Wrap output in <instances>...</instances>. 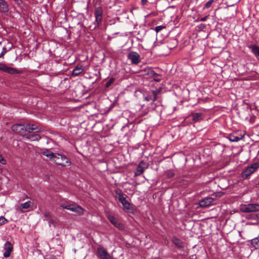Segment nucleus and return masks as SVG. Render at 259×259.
<instances>
[{"label":"nucleus","mask_w":259,"mask_h":259,"mask_svg":"<svg viewBox=\"0 0 259 259\" xmlns=\"http://www.w3.org/2000/svg\"><path fill=\"white\" fill-rule=\"evenodd\" d=\"M52 161L62 166H69L71 164V161L65 155L59 153H55Z\"/></svg>","instance_id":"nucleus-1"},{"label":"nucleus","mask_w":259,"mask_h":259,"mask_svg":"<svg viewBox=\"0 0 259 259\" xmlns=\"http://www.w3.org/2000/svg\"><path fill=\"white\" fill-rule=\"evenodd\" d=\"M61 206L64 209H68L73 212H76L78 214H83L84 211L83 208L75 203L67 204L62 203L61 204Z\"/></svg>","instance_id":"nucleus-2"},{"label":"nucleus","mask_w":259,"mask_h":259,"mask_svg":"<svg viewBox=\"0 0 259 259\" xmlns=\"http://www.w3.org/2000/svg\"><path fill=\"white\" fill-rule=\"evenodd\" d=\"M116 194L117 195L118 199L122 204L124 210L127 212H131L133 210V209L132 204L126 200L124 195L121 193H117Z\"/></svg>","instance_id":"nucleus-3"},{"label":"nucleus","mask_w":259,"mask_h":259,"mask_svg":"<svg viewBox=\"0 0 259 259\" xmlns=\"http://www.w3.org/2000/svg\"><path fill=\"white\" fill-rule=\"evenodd\" d=\"M259 167V162H255L247 167L242 172V177L246 179Z\"/></svg>","instance_id":"nucleus-4"},{"label":"nucleus","mask_w":259,"mask_h":259,"mask_svg":"<svg viewBox=\"0 0 259 259\" xmlns=\"http://www.w3.org/2000/svg\"><path fill=\"white\" fill-rule=\"evenodd\" d=\"M241 210L243 212H250L259 211V204H248L241 206Z\"/></svg>","instance_id":"nucleus-5"},{"label":"nucleus","mask_w":259,"mask_h":259,"mask_svg":"<svg viewBox=\"0 0 259 259\" xmlns=\"http://www.w3.org/2000/svg\"><path fill=\"white\" fill-rule=\"evenodd\" d=\"M148 164L147 163L142 161L137 166L136 171L135 172L134 177H136L142 174L145 170L148 168Z\"/></svg>","instance_id":"nucleus-6"},{"label":"nucleus","mask_w":259,"mask_h":259,"mask_svg":"<svg viewBox=\"0 0 259 259\" xmlns=\"http://www.w3.org/2000/svg\"><path fill=\"white\" fill-rule=\"evenodd\" d=\"M0 70L12 74H17L19 73V71L17 69L8 66L3 63H0Z\"/></svg>","instance_id":"nucleus-7"},{"label":"nucleus","mask_w":259,"mask_h":259,"mask_svg":"<svg viewBox=\"0 0 259 259\" xmlns=\"http://www.w3.org/2000/svg\"><path fill=\"white\" fill-rule=\"evenodd\" d=\"M97 254L101 259H112L110 255L103 247H100L98 248Z\"/></svg>","instance_id":"nucleus-8"},{"label":"nucleus","mask_w":259,"mask_h":259,"mask_svg":"<svg viewBox=\"0 0 259 259\" xmlns=\"http://www.w3.org/2000/svg\"><path fill=\"white\" fill-rule=\"evenodd\" d=\"M214 199L212 197H205L199 201V204L201 207H207L213 204Z\"/></svg>","instance_id":"nucleus-9"},{"label":"nucleus","mask_w":259,"mask_h":259,"mask_svg":"<svg viewBox=\"0 0 259 259\" xmlns=\"http://www.w3.org/2000/svg\"><path fill=\"white\" fill-rule=\"evenodd\" d=\"M41 130V128L39 127L35 124H27L25 125L24 131L28 132V133H37Z\"/></svg>","instance_id":"nucleus-10"},{"label":"nucleus","mask_w":259,"mask_h":259,"mask_svg":"<svg viewBox=\"0 0 259 259\" xmlns=\"http://www.w3.org/2000/svg\"><path fill=\"white\" fill-rule=\"evenodd\" d=\"M127 57L133 64H137L140 62V56L136 52H130L128 54Z\"/></svg>","instance_id":"nucleus-11"},{"label":"nucleus","mask_w":259,"mask_h":259,"mask_svg":"<svg viewBox=\"0 0 259 259\" xmlns=\"http://www.w3.org/2000/svg\"><path fill=\"white\" fill-rule=\"evenodd\" d=\"M108 219L109 221L116 228L120 230L123 229V225L118 221V220L112 215H108Z\"/></svg>","instance_id":"nucleus-12"},{"label":"nucleus","mask_w":259,"mask_h":259,"mask_svg":"<svg viewBox=\"0 0 259 259\" xmlns=\"http://www.w3.org/2000/svg\"><path fill=\"white\" fill-rule=\"evenodd\" d=\"M5 252L4 256L5 257H8L10 256L11 253L13 250V245L9 241H7L5 244L4 247Z\"/></svg>","instance_id":"nucleus-13"},{"label":"nucleus","mask_w":259,"mask_h":259,"mask_svg":"<svg viewBox=\"0 0 259 259\" xmlns=\"http://www.w3.org/2000/svg\"><path fill=\"white\" fill-rule=\"evenodd\" d=\"M32 205V202L30 201H28L25 203H21L20 205H18L17 209L21 212H24L26 211V209L30 208Z\"/></svg>","instance_id":"nucleus-14"},{"label":"nucleus","mask_w":259,"mask_h":259,"mask_svg":"<svg viewBox=\"0 0 259 259\" xmlns=\"http://www.w3.org/2000/svg\"><path fill=\"white\" fill-rule=\"evenodd\" d=\"M11 128L13 132L18 133H21V132L24 131L25 125L23 124H16L13 125Z\"/></svg>","instance_id":"nucleus-15"},{"label":"nucleus","mask_w":259,"mask_h":259,"mask_svg":"<svg viewBox=\"0 0 259 259\" xmlns=\"http://www.w3.org/2000/svg\"><path fill=\"white\" fill-rule=\"evenodd\" d=\"M41 153L43 155L49 158L52 161L54 158V156L55 155V153H53L51 151L46 149H42Z\"/></svg>","instance_id":"nucleus-16"},{"label":"nucleus","mask_w":259,"mask_h":259,"mask_svg":"<svg viewBox=\"0 0 259 259\" xmlns=\"http://www.w3.org/2000/svg\"><path fill=\"white\" fill-rule=\"evenodd\" d=\"M172 241L173 243L179 248H183L185 246V243L176 237L172 238Z\"/></svg>","instance_id":"nucleus-17"},{"label":"nucleus","mask_w":259,"mask_h":259,"mask_svg":"<svg viewBox=\"0 0 259 259\" xmlns=\"http://www.w3.org/2000/svg\"><path fill=\"white\" fill-rule=\"evenodd\" d=\"M249 48L251 49L252 52L254 54L256 58L259 60V47L255 45H251Z\"/></svg>","instance_id":"nucleus-18"},{"label":"nucleus","mask_w":259,"mask_h":259,"mask_svg":"<svg viewBox=\"0 0 259 259\" xmlns=\"http://www.w3.org/2000/svg\"><path fill=\"white\" fill-rule=\"evenodd\" d=\"M8 11V6L4 0H0V12L6 13Z\"/></svg>","instance_id":"nucleus-19"},{"label":"nucleus","mask_w":259,"mask_h":259,"mask_svg":"<svg viewBox=\"0 0 259 259\" xmlns=\"http://www.w3.org/2000/svg\"><path fill=\"white\" fill-rule=\"evenodd\" d=\"M192 120L194 122H196L202 119L203 114L202 113H195L192 115Z\"/></svg>","instance_id":"nucleus-20"},{"label":"nucleus","mask_w":259,"mask_h":259,"mask_svg":"<svg viewBox=\"0 0 259 259\" xmlns=\"http://www.w3.org/2000/svg\"><path fill=\"white\" fill-rule=\"evenodd\" d=\"M243 137V136H241L240 137L236 136L234 135L231 134L228 137V139L231 142H238Z\"/></svg>","instance_id":"nucleus-21"},{"label":"nucleus","mask_w":259,"mask_h":259,"mask_svg":"<svg viewBox=\"0 0 259 259\" xmlns=\"http://www.w3.org/2000/svg\"><path fill=\"white\" fill-rule=\"evenodd\" d=\"M26 138L33 141L39 140L40 139V136L38 134H31L26 136Z\"/></svg>","instance_id":"nucleus-22"},{"label":"nucleus","mask_w":259,"mask_h":259,"mask_svg":"<svg viewBox=\"0 0 259 259\" xmlns=\"http://www.w3.org/2000/svg\"><path fill=\"white\" fill-rule=\"evenodd\" d=\"M82 71V69L81 67L77 66L76 68L73 70L72 75L73 76H77L80 74Z\"/></svg>","instance_id":"nucleus-23"},{"label":"nucleus","mask_w":259,"mask_h":259,"mask_svg":"<svg viewBox=\"0 0 259 259\" xmlns=\"http://www.w3.org/2000/svg\"><path fill=\"white\" fill-rule=\"evenodd\" d=\"M251 244L256 248L259 247V235L251 240Z\"/></svg>","instance_id":"nucleus-24"},{"label":"nucleus","mask_w":259,"mask_h":259,"mask_svg":"<svg viewBox=\"0 0 259 259\" xmlns=\"http://www.w3.org/2000/svg\"><path fill=\"white\" fill-rule=\"evenodd\" d=\"M161 88H159L157 90L152 91L153 99V101H156L157 98V95L161 92Z\"/></svg>","instance_id":"nucleus-25"},{"label":"nucleus","mask_w":259,"mask_h":259,"mask_svg":"<svg viewBox=\"0 0 259 259\" xmlns=\"http://www.w3.org/2000/svg\"><path fill=\"white\" fill-rule=\"evenodd\" d=\"M102 10L101 8L98 7L96 9L95 15V16L102 17Z\"/></svg>","instance_id":"nucleus-26"},{"label":"nucleus","mask_w":259,"mask_h":259,"mask_svg":"<svg viewBox=\"0 0 259 259\" xmlns=\"http://www.w3.org/2000/svg\"><path fill=\"white\" fill-rule=\"evenodd\" d=\"M114 81V79L113 78H110L107 82L105 84V87L108 88L110 87Z\"/></svg>","instance_id":"nucleus-27"},{"label":"nucleus","mask_w":259,"mask_h":259,"mask_svg":"<svg viewBox=\"0 0 259 259\" xmlns=\"http://www.w3.org/2000/svg\"><path fill=\"white\" fill-rule=\"evenodd\" d=\"M44 217L45 218V220L50 222L52 221V219L51 218V215L49 212H45L44 214Z\"/></svg>","instance_id":"nucleus-28"},{"label":"nucleus","mask_w":259,"mask_h":259,"mask_svg":"<svg viewBox=\"0 0 259 259\" xmlns=\"http://www.w3.org/2000/svg\"><path fill=\"white\" fill-rule=\"evenodd\" d=\"M165 28V26H162V25L157 26L155 27V30L156 31V32L157 33H158L160 31H161V30H162L163 29H164Z\"/></svg>","instance_id":"nucleus-29"},{"label":"nucleus","mask_w":259,"mask_h":259,"mask_svg":"<svg viewBox=\"0 0 259 259\" xmlns=\"http://www.w3.org/2000/svg\"><path fill=\"white\" fill-rule=\"evenodd\" d=\"M213 2V0H209L205 5L204 9H208L210 7L212 3Z\"/></svg>","instance_id":"nucleus-30"},{"label":"nucleus","mask_w":259,"mask_h":259,"mask_svg":"<svg viewBox=\"0 0 259 259\" xmlns=\"http://www.w3.org/2000/svg\"><path fill=\"white\" fill-rule=\"evenodd\" d=\"M7 222V219H6L4 217H0V226L5 224Z\"/></svg>","instance_id":"nucleus-31"},{"label":"nucleus","mask_w":259,"mask_h":259,"mask_svg":"<svg viewBox=\"0 0 259 259\" xmlns=\"http://www.w3.org/2000/svg\"><path fill=\"white\" fill-rule=\"evenodd\" d=\"M145 100L146 101H152V102H154L155 101H153V95H148L145 97Z\"/></svg>","instance_id":"nucleus-32"},{"label":"nucleus","mask_w":259,"mask_h":259,"mask_svg":"<svg viewBox=\"0 0 259 259\" xmlns=\"http://www.w3.org/2000/svg\"><path fill=\"white\" fill-rule=\"evenodd\" d=\"M96 17V21L98 24V25H99L101 22H102V17H97V16H95Z\"/></svg>","instance_id":"nucleus-33"},{"label":"nucleus","mask_w":259,"mask_h":259,"mask_svg":"<svg viewBox=\"0 0 259 259\" xmlns=\"http://www.w3.org/2000/svg\"><path fill=\"white\" fill-rule=\"evenodd\" d=\"M0 163L3 164H6V160L4 159L3 156L0 154Z\"/></svg>","instance_id":"nucleus-34"},{"label":"nucleus","mask_w":259,"mask_h":259,"mask_svg":"<svg viewBox=\"0 0 259 259\" xmlns=\"http://www.w3.org/2000/svg\"><path fill=\"white\" fill-rule=\"evenodd\" d=\"M45 259H57L55 256L53 255H47Z\"/></svg>","instance_id":"nucleus-35"},{"label":"nucleus","mask_w":259,"mask_h":259,"mask_svg":"<svg viewBox=\"0 0 259 259\" xmlns=\"http://www.w3.org/2000/svg\"><path fill=\"white\" fill-rule=\"evenodd\" d=\"M158 76V74L157 73H154V75H153V76L154 77V79L155 81H160V79H158V78H156V76Z\"/></svg>","instance_id":"nucleus-36"},{"label":"nucleus","mask_w":259,"mask_h":259,"mask_svg":"<svg viewBox=\"0 0 259 259\" xmlns=\"http://www.w3.org/2000/svg\"><path fill=\"white\" fill-rule=\"evenodd\" d=\"M6 52H7L6 48L5 47H3V51L1 53L2 55L4 56L6 53Z\"/></svg>","instance_id":"nucleus-37"},{"label":"nucleus","mask_w":259,"mask_h":259,"mask_svg":"<svg viewBox=\"0 0 259 259\" xmlns=\"http://www.w3.org/2000/svg\"><path fill=\"white\" fill-rule=\"evenodd\" d=\"M208 17V16H206L203 18H202L200 19V21H205L207 19Z\"/></svg>","instance_id":"nucleus-38"},{"label":"nucleus","mask_w":259,"mask_h":259,"mask_svg":"<svg viewBox=\"0 0 259 259\" xmlns=\"http://www.w3.org/2000/svg\"><path fill=\"white\" fill-rule=\"evenodd\" d=\"M147 2V0H141V4L142 5H145Z\"/></svg>","instance_id":"nucleus-39"},{"label":"nucleus","mask_w":259,"mask_h":259,"mask_svg":"<svg viewBox=\"0 0 259 259\" xmlns=\"http://www.w3.org/2000/svg\"><path fill=\"white\" fill-rule=\"evenodd\" d=\"M205 27V25L204 24H201L199 26V28H201V29H203Z\"/></svg>","instance_id":"nucleus-40"},{"label":"nucleus","mask_w":259,"mask_h":259,"mask_svg":"<svg viewBox=\"0 0 259 259\" xmlns=\"http://www.w3.org/2000/svg\"><path fill=\"white\" fill-rule=\"evenodd\" d=\"M49 225H50V226H51L52 224H53L55 226L54 222V221L52 219V221H51L50 222H49Z\"/></svg>","instance_id":"nucleus-41"},{"label":"nucleus","mask_w":259,"mask_h":259,"mask_svg":"<svg viewBox=\"0 0 259 259\" xmlns=\"http://www.w3.org/2000/svg\"><path fill=\"white\" fill-rule=\"evenodd\" d=\"M196 21H197V22H199V21H200V19H197L196 20Z\"/></svg>","instance_id":"nucleus-42"},{"label":"nucleus","mask_w":259,"mask_h":259,"mask_svg":"<svg viewBox=\"0 0 259 259\" xmlns=\"http://www.w3.org/2000/svg\"><path fill=\"white\" fill-rule=\"evenodd\" d=\"M3 55H2V53H1V54H0V58H1V57H3Z\"/></svg>","instance_id":"nucleus-43"},{"label":"nucleus","mask_w":259,"mask_h":259,"mask_svg":"<svg viewBox=\"0 0 259 259\" xmlns=\"http://www.w3.org/2000/svg\"><path fill=\"white\" fill-rule=\"evenodd\" d=\"M257 217L259 219V213L257 215Z\"/></svg>","instance_id":"nucleus-44"},{"label":"nucleus","mask_w":259,"mask_h":259,"mask_svg":"<svg viewBox=\"0 0 259 259\" xmlns=\"http://www.w3.org/2000/svg\"><path fill=\"white\" fill-rule=\"evenodd\" d=\"M15 2H18L19 0H14Z\"/></svg>","instance_id":"nucleus-45"}]
</instances>
